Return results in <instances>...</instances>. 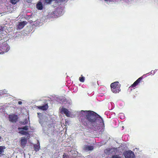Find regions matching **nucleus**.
Returning <instances> with one entry per match:
<instances>
[{"mask_svg": "<svg viewBox=\"0 0 158 158\" xmlns=\"http://www.w3.org/2000/svg\"><path fill=\"white\" fill-rule=\"evenodd\" d=\"M79 120L89 132H94L101 129L99 124L103 123L102 118L96 112L91 110H82Z\"/></svg>", "mask_w": 158, "mask_h": 158, "instance_id": "obj_1", "label": "nucleus"}, {"mask_svg": "<svg viewBox=\"0 0 158 158\" xmlns=\"http://www.w3.org/2000/svg\"><path fill=\"white\" fill-rule=\"evenodd\" d=\"M121 85L118 81H115L111 83L110 87L111 91L114 93H118L120 91Z\"/></svg>", "mask_w": 158, "mask_h": 158, "instance_id": "obj_2", "label": "nucleus"}, {"mask_svg": "<svg viewBox=\"0 0 158 158\" xmlns=\"http://www.w3.org/2000/svg\"><path fill=\"white\" fill-rule=\"evenodd\" d=\"M117 148H107L105 150V153L107 155L115 154L117 152Z\"/></svg>", "mask_w": 158, "mask_h": 158, "instance_id": "obj_3", "label": "nucleus"}, {"mask_svg": "<svg viewBox=\"0 0 158 158\" xmlns=\"http://www.w3.org/2000/svg\"><path fill=\"white\" fill-rule=\"evenodd\" d=\"M18 129L19 130H20L22 129L23 130H22L20 131L19 133L22 135H29V133L27 131H24L23 130H24L25 131H27L28 129V126H25L23 127H19L18 128Z\"/></svg>", "mask_w": 158, "mask_h": 158, "instance_id": "obj_4", "label": "nucleus"}, {"mask_svg": "<svg viewBox=\"0 0 158 158\" xmlns=\"http://www.w3.org/2000/svg\"><path fill=\"white\" fill-rule=\"evenodd\" d=\"M126 158H135L134 153L132 151H126L124 154Z\"/></svg>", "mask_w": 158, "mask_h": 158, "instance_id": "obj_5", "label": "nucleus"}, {"mask_svg": "<svg viewBox=\"0 0 158 158\" xmlns=\"http://www.w3.org/2000/svg\"><path fill=\"white\" fill-rule=\"evenodd\" d=\"M8 118L9 121L12 123L16 122L18 119L17 115L14 114L9 115Z\"/></svg>", "mask_w": 158, "mask_h": 158, "instance_id": "obj_6", "label": "nucleus"}, {"mask_svg": "<svg viewBox=\"0 0 158 158\" xmlns=\"http://www.w3.org/2000/svg\"><path fill=\"white\" fill-rule=\"evenodd\" d=\"M145 76V75H144L143 76L139 78L133 83V84L130 87V88L131 87L134 88L136 86L139 84V83L142 81V79L143 78V77Z\"/></svg>", "mask_w": 158, "mask_h": 158, "instance_id": "obj_7", "label": "nucleus"}, {"mask_svg": "<svg viewBox=\"0 0 158 158\" xmlns=\"http://www.w3.org/2000/svg\"><path fill=\"white\" fill-rule=\"evenodd\" d=\"M10 48L8 45H3L0 47V54H3L5 52H6Z\"/></svg>", "mask_w": 158, "mask_h": 158, "instance_id": "obj_8", "label": "nucleus"}, {"mask_svg": "<svg viewBox=\"0 0 158 158\" xmlns=\"http://www.w3.org/2000/svg\"><path fill=\"white\" fill-rule=\"evenodd\" d=\"M27 139L24 137H22L21 140V145L23 148H24L26 144L27 143Z\"/></svg>", "mask_w": 158, "mask_h": 158, "instance_id": "obj_9", "label": "nucleus"}, {"mask_svg": "<svg viewBox=\"0 0 158 158\" xmlns=\"http://www.w3.org/2000/svg\"><path fill=\"white\" fill-rule=\"evenodd\" d=\"M36 107L38 109H39L42 110H46L48 109V106L47 104H46L43 106H37Z\"/></svg>", "mask_w": 158, "mask_h": 158, "instance_id": "obj_10", "label": "nucleus"}, {"mask_svg": "<svg viewBox=\"0 0 158 158\" xmlns=\"http://www.w3.org/2000/svg\"><path fill=\"white\" fill-rule=\"evenodd\" d=\"M61 112L65 114L67 117L70 116L69 111L67 109L62 108L61 110Z\"/></svg>", "mask_w": 158, "mask_h": 158, "instance_id": "obj_11", "label": "nucleus"}, {"mask_svg": "<svg viewBox=\"0 0 158 158\" xmlns=\"http://www.w3.org/2000/svg\"><path fill=\"white\" fill-rule=\"evenodd\" d=\"M94 146L91 145H85L84 148V149L86 151H91L93 150Z\"/></svg>", "mask_w": 158, "mask_h": 158, "instance_id": "obj_12", "label": "nucleus"}, {"mask_svg": "<svg viewBox=\"0 0 158 158\" xmlns=\"http://www.w3.org/2000/svg\"><path fill=\"white\" fill-rule=\"evenodd\" d=\"M27 23V22L26 21H23L20 22L18 25V27L19 29H22Z\"/></svg>", "mask_w": 158, "mask_h": 158, "instance_id": "obj_13", "label": "nucleus"}, {"mask_svg": "<svg viewBox=\"0 0 158 158\" xmlns=\"http://www.w3.org/2000/svg\"><path fill=\"white\" fill-rule=\"evenodd\" d=\"M36 8L39 10H42L43 8V6L41 2H39L36 5Z\"/></svg>", "mask_w": 158, "mask_h": 158, "instance_id": "obj_14", "label": "nucleus"}, {"mask_svg": "<svg viewBox=\"0 0 158 158\" xmlns=\"http://www.w3.org/2000/svg\"><path fill=\"white\" fill-rule=\"evenodd\" d=\"M5 149V148L4 146H0V156L4 155L2 153L4 152V149Z\"/></svg>", "mask_w": 158, "mask_h": 158, "instance_id": "obj_15", "label": "nucleus"}, {"mask_svg": "<svg viewBox=\"0 0 158 158\" xmlns=\"http://www.w3.org/2000/svg\"><path fill=\"white\" fill-rule=\"evenodd\" d=\"M40 146L39 143L38 144H37L36 145H34V150L36 151H37L39 150L40 149Z\"/></svg>", "mask_w": 158, "mask_h": 158, "instance_id": "obj_16", "label": "nucleus"}, {"mask_svg": "<svg viewBox=\"0 0 158 158\" xmlns=\"http://www.w3.org/2000/svg\"><path fill=\"white\" fill-rule=\"evenodd\" d=\"M28 123V121L26 119L25 120V121L23 122L22 121H20L19 122V123L22 124V125H26Z\"/></svg>", "mask_w": 158, "mask_h": 158, "instance_id": "obj_17", "label": "nucleus"}, {"mask_svg": "<svg viewBox=\"0 0 158 158\" xmlns=\"http://www.w3.org/2000/svg\"><path fill=\"white\" fill-rule=\"evenodd\" d=\"M19 1V0H10V2L14 5L15 4L18 2Z\"/></svg>", "mask_w": 158, "mask_h": 158, "instance_id": "obj_18", "label": "nucleus"}, {"mask_svg": "<svg viewBox=\"0 0 158 158\" xmlns=\"http://www.w3.org/2000/svg\"><path fill=\"white\" fill-rule=\"evenodd\" d=\"M79 81L81 82H84L85 80V77H80L79 78Z\"/></svg>", "mask_w": 158, "mask_h": 158, "instance_id": "obj_19", "label": "nucleus"}, {"mask_svg": "<svg viewBox=\"0 0 158 158\" xmlns=\"http://www.w3.org/2000/svg\"><path fill=\"white\" fill-rule=\"evenodd\" d=\"M111 158H121L119 155H113Z\"/></svg>", "mask_w": 158, "mask_h": 158, "instance_id": "obj_20", "label": "nucleus"}, {"mask_svg": "<svg viewBox=\"0 0 158 158\" xmlns=\"http://www.w3.org/2000/svg\"><path fill=\"white\" fill-rule=\"evenodd\" d=\"M53 0H45V2L47 4H50Z\"/></svg>", "mask_w": 158, "mask_h": 158, "instance_id": "obj_21", "label": "nucleus"}, {"mask_svg": "<svg viewBox=\"0 0 158 158\" xmlns=\"http://www.w3.org/2000/svg\"><path fill=\"white\" fill-rule=\"evenodd\" d=\"M63 158H69V156L67 155H66L65 153H64L63 155Z\"/></svg>", "mask_w": 158, "mask_h": 158, "instance_id": "obj_22", "label": "nucleus"}, {"mask_svg": "<svg viewBox=\"0 0 158 158\" xmlns=\"http://www.w3.org/2000/svg\"><path fill=\"white\" fill-rule=\"evenodd\" d=\"M18 104L19 105H21L22 104V102L20 101H19L18 102Z\"/></svg>", "mask_w": 158, "mask_h": 158, "instance_id": "obj_23", "label": "nucleus"}, {"mask_svg": "<svg viewBox=\"0 0 158 158\" xmlns=\"http://www.w3.org/2000/svg\"><path fill=\"white\" fill-rule=\"evenodd\" d=\"M37 114L38 115H40L41 114V113H37Z\"/></svg>", "mask_w": 158, "mask_h": 158, "instance_id": "obj_24", "label": "nucleus"}, {"mask_svg": "<svg viewBox=\"0 0 158 158\" xmlns=\"http://www.w3.org/2000/svg\"><path fill=\"white\" fill-rule=\"evenodd\" d=\"M62 2H64L65 1V0H60Z\"/></svg>", "mask_w": 158, "mask_h": 158, "instance_id": "obj_25", "label": "nucleus"}, {"mask_svg": "<svg viewBox=\"0 0 158 158\" xmlns=\"http://www.w3.org/2000/svg\"><path fill=\"white\" fill-rule=\"evenodd\" d=\"M1 137L0 136V139H1Z\"/></svg>", "mask_w": 158, "mask_h": 158, "instance_id": "obj_26", "label": "nucleus"}]
</instances>
